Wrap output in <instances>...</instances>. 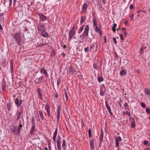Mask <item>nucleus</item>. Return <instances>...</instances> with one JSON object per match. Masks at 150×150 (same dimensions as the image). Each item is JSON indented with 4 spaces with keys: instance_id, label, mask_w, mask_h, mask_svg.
Masks as SVG:
<instances>
[{
    "instance_id": "obj_24",
    "label": "nucleus",
    "mask_w": 150,
    "mask_h": 150,
    "mask_svg": "<svg viewBox=\"0 0 150 150\" xmlns=\"http://www.w3.org/2000/svg\"><path fill=\"white\" fill-rule=\"evenodd\" d=\"M41 35H42V36L45 38L47 37L48 36V34L47 32H45V31L41 33H40Z\"/></svg>"
},
{
    "instance_id": "obj_3",
    "label": "nucleus",
    "mask_w": 150,
    "mask_h": 150,
    "mask_svg": "<svg viewBox=\"0 0 150 150\" xmlns=\"http://www.w3.org/2000/svg\"><path fill=\"white\" fill-rule=\"evenodd\" d=\"M38 30L40 33L43 32L45 31V26L41 24H39L38 26Z\"/></svg>"
},
{
    "instance_id": "obj_10",
    "label": "nucleus",
    "mask_w": 150,
    "mask_h": 150,
    "mask_svg": "<svg viewBox=\"0 0 150 150\" xmlns=\"http://www.w3.org/2000/svg\"><path fill=\"white\" fill-rule=\"evenodd\" d=\"M105 103L106 106L108 110V112L110 113V115H111L112 116V114L111 111L110 107L108 104V102L106 101H105Z\"/></svg>"
},
{
    "instance_id": "obj_20",
    "label": "nucleus",
    "mask_w": 150,
    "mask_h": 150,
    "mask_svg": "<svg viewBox=\"0 0 150 150\" xmlns=\"http://www.w3.org/2000/svg\"><path fill=\"white\" fill-rule=\"evenodd\" d=\"M21 114L22 112L21 111L20 112L18 111L16 113V115L17 116V120H18L20 118V117L21 116Z\"/></svg>"
},
{
    "instance_id": "obj_5",
    "label": "nucleus",
    "mask_w": 150,
    "mask_h": 150,
    "mask_svg": "<svg viewBox=\"0 0 150 150\" xmlns=\"http://www.w3.org/2000/svg\"><path fill=\"white\" fill-rule=\"evenodd\" d=\"M22 102V100L19 99L18 98H16L15 101V103L17 107H19L21 106Z\"/></svg>"
},
{
    "instance_id": "obj_23",
    "label": "nucleus",
    "mask_w": 150,
    "mask_h": 150,
    "mask_svg": "<svg viewBox=\"0 0 150 150\" xmlns=\"http://www.w3.org/2000/svg\"><path fill=\"white\" fill-rule=\"evenodd\" d=\"M144 91L145 93L147 95H150V90L146 88L145 89Z\"/></svg>"
},
{
    "instance_id": "obj_48",
    "label": "nucleus",
    "mask_w": 150,
    "mask_h": 150,
    "mask_svg": "<svg viewBox=\"0 0 150 150\" xmlns=\"http://www.w3.org/2000/svg\"><path fill=\"white\" fill-rule=\"evenodd\" d=\"M140 53L141 54H143L144 52L143 48H141L140 50Z\"/></svg>"
},
{
    "instance_id": "obj_17",
    "label": "nucleus",
    "mask_w": 150,
    "mask_h": 150,
    "mask_svg": "<svg viewBox=\"0 0 150 150\" xmlns=\"http://www.w3.org/2000/svg\"><path fill=\"white\" fill-rule=\"evenodd\" d=\"M69 71L70 73H72V74H76V71H75V70L73 68L72 66H71L70 67V68L69 69Z\"/></svg>"
},
{
    "instance_id": "obj_44",
    "label": "nucleus",
    "mask_w": 150,
    "mask_h": 150,
    "mask_svg": "<svg viewBox=\"0 0 150 150\" xmlns=\"http://www.w3.org/2000/svg\"><path fill=\"white\" fill-rule=\"evenodd\" d=\"M144 144L145 145H147L149 144V142L147 140H145L144 141Z\"/></svg>"
},
{
    "instance_id": "obj_59",
    "label": "nucleus",
    "mask_w": 150,
    "mask_h": 150,
    "mask_svg": "<svg viewBox=\"0 0 150 150\" xmlns=\"http://www.w3.org/2000/svg\"><path fill=\"white\" fill-rule=\"evenodd\" d=\"M61 141V137L59 135L58 136V140L57 141L60 142V141Z\"/></svg>"
},
{
    "instance_id": "obj_36",
    "label": "nucleus",
    "mask_w": 150,
    "mask_h": 150,
    "mask_svg": "<svg viewBox=\"0 0 150 150\" xmlns=\"http://www.w3.org/2000/svg\"><path fill=\"white\" fill-rule=\"evenodd\" d=\"M88 133L89 136L90 137H91V129H89L88 130Z\"/></svg>"
},
{
    "instance_id": "obj_9",
    "label": "nucleus",
    "mask_w": 150,
    "mask_h": 150,
    "mask_svg": "<svg viewBox=\"0 0 150 150\" xmlns=\"http://www.w3.org/2000/svg\"><path fill=\"white\" fill-rule=\"evenodd\" d=\"M17 127V126H14L13 129H11V132L12 133H13L14 135H19L18 133H17V130L16 132V128Z\"/></svg>"
},
{
    "instance_id": "obj_13",
    "label": "nucleus",
    "mask_w": 150,
    "mask_h": 150,
    "mask_svg": "<svg viewBox=\"0 0 150 150\" xmlns=\"http://www.w3.org/2000/svg\"><path fill=\"white\" fill-rule=\"evenodd\" d=\"M32 125L31 129L30 132V134L31 135H33L34 132L35 131V125Z\"/></svg>"
},
{
    "instance_id": "obj_46",
    "label": "nucleus",
    "mask_w": 150,
    "mask_h": 150,
    "mask_svg": "<svg viewBox=\"0 0 150 150\" xmlns=\"http://www.w3.org/2000/svg\"><path fill=\"white\" fill-rule=\"evenodd\" d=\"M84 51L85 52H87L88 51V47H85L84 49Z\"/></svg>"
},
{
    "instance_id": "obj_54",
    "label": "nucleus",
    "mask_w": 150,
    "mask_h": 150,
    "mask_svg": "<svg viewBox=\"0 0 150 150\" xmlns=\"http://www.w3.org/2000/svg\"><path fill=\"white\" fill-rule=\"evenodd\" d=\"M120 38L122 41L124 40V39L123 38V36L121 34L120 35Z\"/></svg>"
},
{
    "instance_id": "obj_49",
    "label": "nucleus",
    "mask_w": 150,
    "mask_h": 150,
    "mask_svg": "<svg viewBox=\"0 0 150 150\" xmlns=\"http://www.w3.org/2000/svg\"><path fill=\"white\" fill-rule=\"evenodd\" d=\"M113 40L114 42V44L115 45L117 44V42L116 41V39L115 38H113Z\"/></svg>"
},
{
    "instance_id": "obj_60",
    "label": "nucleus",
    "mask_w": 150,
    "mask_h": 150,
    "mask_svg": "<svg viewBox=\"0 0 150 150\" xmlns=\"http://www.w3.org/2000/svg\"><path fill=\"white\" fill-rule=\"evenodd\" d=\"M130 9H133L134 8V6L132 4H131L129 7Z\"/></svg>"
},
{
    "instance_id": "obj_57",
    "label": "nucleus",
    "mask_w": 150,
    "mask_h": 150,
    "mask_svg": "<svg viewBox=\"0 0 150 150\" xmlns=\"http://www.w3.org/2000/svg\"><path fill=\"white\" fill-rule=\"evenodd\" d=\"M107 41V38L105 36L104 37V42L105 43H106Z\"/></svg>"
},
{
    "instance_id": "obj_41",
    "label": "nucleus",
    "mask_w": 150,
    "mask_h": 150,
    "mask_svg": "<svg viewBox=\"0 0 150 150\" xmlns=\"http://www.w3.org/2000/svg\"><path fill=\"white\" fill-rule=\"evenodd\" d=\"M35 81L36 83H39L40 82V79H39L38 78H37L36 79Z\"/></svg>"
},
{
    "instance_id": "obj_26",
    "label": "nucleus",
    "mask_w": 150,
    "mask_h": 150,
    "mask_svg": "<svg viewBox=\"0 0 150 150\" xmlns=\"http://www.w3.org/2000/svg\"><path fill=\"white\" fill-rule=\"evenodd\" d=\"M57 145L58 150H61V143L60 142L57 141Z\"/></svg>"
},
{
    "instance_id": "obj_18",
    "label": "nucleus",
    "mask_w": 150,
    "mask_h": 150,
    "mask_svg": "<svg viewBox=\"0 0 150 150\" xmlns=\"http://www.w3.org/2000/svg\"><path fill=\"white\" fill-rule=\"evenodd\" d=\"M126 72L125 69H122L121 70L120 72V74L121 76H124L126 74Z\"/></svg>"
},
{
    "instance_id": "obj_37",
    "label": "nucleus",
    "mask_w": 150,
    "mask_h": 150,
    "mask_svg": "<svg viewBox=\"0 0 150 150\" xmlns=\"http://www.w3.org/2000/svg\"><path fill=\"white\" fill-rule=\"evenodd\" d=\"M47 44L45 43H40L38 45V46L39 47H42L44 45H46Z\"/></svg>"
},
{
    "instance_id": "obj_11",
    "label": "nucleus",
    "mask_w": 150,
    "mask_h": 150,
    "mask_svg": "<svg viewBox=\"0 0 150 150\" xmlns=\"http://www.w3.org/2000/svg\"><path fill=\"white\" fill-rule=\"evenodd\" d=\"M38 15L40 17V18L42 21H44L46 20L47 17L45 15L40 13H39Z\"/></svg>"
},
{
    "instance_id": "obj_25",
    "label": "nucleus",
    "mask_w": 150,
    "mask_h": 150,
    "mask_svg": "<svg viewBox=\"0 0 150 150\" xmlns=\"http://www.w3.org/2000/svg\"><path fill=\"white\" fill-rule=\"evenodd\" d=\"M37 92L39 96L41 98L42 96V95L41 93V89L40 88H38L37 89Z\"/></svg>"
},
{
    "instance_id": "obj_15",
    "label": "nucleus",
    "mask_w": 150,
    "mask_h": 150,
    "mask_svg": "<svg viewBox=\"0 0 150 150\" xmlns=\"http://www.w3.org/2000/svg\"><path fill=\"white\" fill-rule=\"evenodd\" d=\"M94 140L93 139L90 142V145L91 149L92 150L94 149L95 147L94 146Z\"/></svg>"
},
{
    "instance_id": "obj_38",
    "label": "nucleus",
    "mask_w": 150,
    "mask_h": 150,
    "mask_svg": "<svg viewBox=\"0 0 150 150\" xmlns=\"http://www.w3.org/2000/svg\"><path fill=\"white\" fill-rule=\"evenodd\" d=\"M57 127L55 129V130L54 132V135L57 136Z\"/></svg>"
},
{
    "instance_id": "obj_35",
    "label": "nucleus",
    "mask_w": 150,
    "mask_h": 150,
    "mask_svg": "<svg viewBox=\"0 0 150 150\" xmlns=\"http://www.w3.org/2000/svg\"><path fill=\"white\" fill-rule=\"evenodd\" d=\"M64 95L66 98V101H67L68 100L69 97L67 93L65 92H64Z\"/></svg>"
},
{
    "instance_id": "obj_21",
    "label": "nucleus",
    "mask_w": 150,
    "mask_h": 150,
    "mask_svg": "<svg viewBox=\"0 0 150 150\" xmlns=\"http://www.w3.org/2000/svg\"><path fill=\"white\" fill-rule=\"evenodd\" d=\"M86 19V17L85 16H81L80 22L81 24L83 23H84L85 22Z\"/></svg>"
},
{
    "instance_id": "obj_56",
    "label": "nucleus",
    "mask_w": 150,
    "mask_h": 150,
    "mask_svg": "<svg viewBox=\"0 0 150 150\" xmlns=\"http://www.w3.org/2000/svg\"><path fill=\"white\" fill-rule=\"evenodd\" d=\"M117 24L115 23L113 24V26L112 27V29L115 28L117 26Z\"/></svg>"
},
{
    "instance_id": "obj_58",
    "label": "nucleus",
    "mask_w": 150,
    "mask_h": 150,
    "mask_svg": "<svg viewBox=\"0 0 150 150\" xmlns=\"http://www.w3.org/2000/svg\"><path fill=\"white\" fill-rule=\"evenodd\" d=\"M98 66V65L97 64H93V67L95 69H96L97 67Z\"/></svg>"
},
{
    "instance_id": "obj_47",
    "label": "nucleus",
    "mask_w": 150,
    "mask_h": 150,
    "mask_svg": "<svg viewBox=\"0 0 150 150\" xmlns=\"http://www.w3.org/2000/svg\"><path fill=\"white\" fill-rule=\"evenodd\" d=\"M141 105L142 106L143 108H144L146 107V105L145 104V103H143V102L141 103Z\"/></svg>"
},
{
    "instance_id": "obj_34",
    "label": "nucleus",
    "mask_w": 150,
    "mask_h": 150,
    "mask_svg": "<svg viewBox=\"0 0 150 150\" xmlns=\"http://www.w3.org/2000/svg\"><path fill=\"white\" fill-rule=\"evenodd\" d=\"M66 141L65 139L63 140V143L62 145V147H64V146H66Z\"/></svg>"
},
{
    "instance_id": "obj_40",
    "label": "nucleus",
    "mask_w": 150,
    "mask_h": 150,
    "mask_svg": "<svg viewBox=\"0 0 150 150\" xmlns=\"http://www.w3.org/2000/svg\"><path fill=\"white\" fill-rule=\"evenodd\" d=\"M10 65H11V71H12H12H13V62H12V60H11V62H10Z\"/></svg>"
},
{
    "instance_id": "obj_22",
    "label": "nucleus",
    "mask_w": 150,
    "mask_h": 150,
    "mask_svg": "<svg viewBox=\"0 0 150 150\" xmlns=\"http://www.w3.org/2000/svg\"><path fill=\"white\" fill-rule=\"evenodd\" d=\"M39 113L41 117V118L42 120H44V117L42 111L40 110L39 111Z\"/></svg>"
},
{
    "instance_id": "obj_19",
    "label": "nucleus",
    "mask_w": 150,
    "mask_h": 150,
    "mask_svg": "<svg viewBox=\"0 0 150 150\" xmlns=\"http://www.w3.org/2000/svg\"><path fill=\"white\" fill-rule=\"evenodd\" d=\"M92 21H93V25L95 26V27L97 26V23L96 22V17L93 18Z\"/></svg>"
},
{
    "instance_id": "obj_31",
    "label": "nucleus",
    "mask_w": 150,
    "mask_h": 150,
    "mask_svg": "<svg viewBox=\"0 0 150 150\" xmlns=\"http://www.w3.org/2000/svg\"><path fill=\"white\" fill-rule=\"evenodd\" d=\"M122 139L120 136L117 137L115 141L117 142H121L122 141Z\"/></svg>"
},
{
    "instance_id": "obj_7",
    "label": "nucleus",
    "mask_w": 150,
    "mask_h": 150,
    "mask_svg": "<svg viewBox=\"0 0 150 150\" xmlns=\"http://www.w3.org/2000/svg\"><path fill=\"white\" fill-rule=\"evenodd\" d=\"M45 108L47 112L48 115V117L50 116V108L49 105H48V104H46L45 106Z\"/></svg>"
},
{
    "instance_id": "obj_64",
    "label": "nucleus",
    "mask_w": 150,
    "mask_h": 150,
    "mask_svg": "<svg viewBox=\"0 0 150 150\" xmlns=\"http://www.w3.org/2000/svg\"><path fill=\"white\" fill-rule=\"evenodd\" d=\"M123 34H124V35H125V37H126V35H127V32L125 31L124 32Z\"/></svg>"
},
{
    "instance_id": "obj_6",
    "label": "nucleus",
    "mask_w": 150,
    "mask_h": 150,
    "mask_svg": "<svg viewBox=\"0 0 150 150\" xmlns=\"http://www.w3.org/2000/svg\"><path fill=\"white\" fill-rule=\"evenodd\" d=\"M76 33V31L70 30L69 32V40H71L72 38L74 37Z\"/></svg>"
},
{
    "instance_id": "obj_43",
    "label": "nucleus",
    "mask_w": 150,
    "mask_h": 150,
    "mask_svg": "<svg viewBox=\"0 0 150 150\" xmlns=\"http://www.w3.org/2000/svg\"><path fill=\"white\" fill-rule=\"evenodd\" d=\"M134 16V14L133 13H132L130 16V20H134L133 17Z\"/></svg>"
},
{
    "instance_id": "obj_28",
    "label": "nucleus",
    "mask_w": 150,
    "mask_h": 150,
    "mask_svg": "<svg viewBox=\"0 0 150 150\" xmlns=\"http://www.w3.org/2000/svg\"><path fill=\"white\" fill-rule=\"evenodd\" d=\"M98 81L99 82H100L103 80V78L102 76H98Z\"/></svg>"
},
{
    "instance_id": "obj_55",
    "label": "nucleus",
    "mask_w": 150,
    "mask_h": 150,
    "mask_svg": "<svg viewBox=\"0 0 150 150\" xmlns=\"http://www.w3.org/2000/svg\"><path fill=\"white\" fill-rule=\"evenodd\" d=\"M126 114L128 115L129 116L130 115V113L129 112L127 111H126Z\"/></svg>"
},
{
    "instance_id": "obj_29",
    "label": "nucleus",
    "mask_w": 150,
    "mask_h": 150,
    "mask_svg": "<svg viewBox=\"0 0 150 150\" xmlns=\"http://www.w3.org/2000/svg\"><path fill=\"white\" fill-rule=\"evenodd\" d=\"M135 122L134 120L133 119L131 124V126L132 128H134L135 126Z\"/></svg>"
},
{
    "instance_id": "obj_16",
    "label": "nucleus",
    "mask_w": 150,
    "mask_h": 150,
    "mask_svg": "<svg viewBox=\"0 0 150 150\" xmlns=\"http://www.w3.org/2000/svg\"><path fill=\"white\" fill-rule=\"evenodd\" d=\"M95 27V31L96 32L98 33H99V34L101 35H102V33L100 29L99 28H98L97 26H96V27Z\"/></svg>"
},
{
    "instance_id": "obj_53",
    "label": "nucleus",
    "mask_w": 150,
    "mask_h": 150,
    "mask_svg": "<svg viewBox=\"0 0 150 150\" xmlns=\"http://www.w3.org/2000/svg\"><path fill=\"white\" fill-rule=\"evenodd\" d=\"M100 94L101 96H103L104 95V93L103 91H101L100 90Z\"/></svg>"
},
{
    "instance_id": "obj_30",
    "label": "nucleus",
    "mask_w": 150,
    "mask_h": 150,
    "mask_svg": "<svg viewBox=\"0 0 150 150\" xmlns=\"http://www.w3.org/2000/svg\"><path fill=\"white\" fill-rule=\"evenodd\" d=\"M7 109L9 111H10L11 110V105L10 103H8L7 104Z\"/></svg>"
},
{
    "instance_id": "obj_50",
    "label": "nucleus",
    "mask_w": 150,
    "mask_h": 150,
    "mask_svg": "<svg viewBox=\"0 0 150 150\" xmlns=\"http://www.w3.org/2000/svg\"><path fill=\"white\" fill-rule=\"evenodd\" d=\"M95 47V45L94 44H93V45H92L90 46V50H91L94 47Z\"/></svg>"
},
{
    "instance_id": "obj_27",
    "label": "nucleus",
    "mask_w": 150,
    "mask_h": 150,
    "mask_svg": "<svg viewBox=\"0 0 150 150\" xmlns=\"http://www.w3.org/2000/svg\"><path fill=\"white\" fill-rule=\"evenodd\" d=\"M87 8V5L86 3H85L82 6V10L83 11H86V9Z\"/></svg>"
},
{
    "instance_id": "obj_33",
    "label": "nucleus",
    "mask_w": 150,
    "mask_h": 150,
    "mask_svg": "<svg viewBox=\"0 0 150 150\" xmlns=\"http://www.w3.org/2000/svg\"><path fill=\"white\" fill-rule=\"evenodd\" d=\"M3 91H4L6 89V83H4L1 85Z\"/></svg>"
},
{
    "instance_id": "obj_62",
    "label": "nucleus",
    "mask_w": 150,
    "mask_h": 150,
    "mask_svg": "<svg viewBox=\"0 0 150 150\" xmlns=\"http://www.w3.org/2000/svg\"><path fill=\"white\" fill-rule=\"evenodd\" d=\"M70 30L71 31H76L75 30V27H74V26H73V27L71 29V30Z\"/></svg>"
},
{
    "instance_id": "obj_12",
    "label": "nucleus",
    "mask_w": 150,
    "mask_h": 150,
    "mask_svg": "<svg viewBox=\"0 0 150 150\" xmlns=\"http://www.w3.org/2000/svg\"><path fill=\"white\" fill-rule=\"evenodd\" d=\"M20 122V124L18 126V129H17V133L18 134V135H20L21 132V129L22 127V125L21 124V121L19 120Z\"/></svg>"
},
{
    "instance_id": "obj_63",
    "label": "nucleus",
    "mask_w": 150,
    "mask_h": 150,
    "mask_svg": "<svg viewBox=\"0 0 150 150\" xmlns=\"http://www.w3.org/2000/svg\"><path fill=\"white\" fill-rule=\"evenodd\" d=\"M123 105L125 106V107H126L128 106V105L127 104V103L125 102V103Z\"/></svg>"
},
{
    "instance_id": "obj_51",
    "label": "nucleus",
    "mask_w": 150,
    "mask_h": 150,
    "mask_svg": "<svg viewBox=\"0 0 150 150\" xmlns=\"http://www.w3.org/2000/svg\"><path fill=\"white\" fill-rule=\"evenodd\" d=\"M146 112L148 113H150V110L148 108H146Z\"/></svg>"
},
{
    "instance_id": "obj_14",
    "label": "nucleus",
    "mask_w": 150,
    "mask_h": 150,
    "mask_svg": "<svg viewBox=\"0 0 150 150\" xmlns=\"http://www.w3.org/2000/svg\"><path fill=\"white\" fill-rule=\"evenodd\" d=\"M103 131H101L100 135L99 140V144H101L103 140Z\"/></svg>"
},
{
    "instance_id": "obj_2",
    "label": "nucleus",
    "mask_w": 150,
    "mask_h": 150,
    "mask_svg": "<svg viewBox=\"0 0 150 150\" xmlns=\"http://www.w3.org/2000/svg\"><path fill=\"white\" fill-rule=\"evenodd\" d=\"M21 34L20 33L18 32L16 33L13 36V37L17 44L19 45H21Z\"/></svg>"
},
{
    "instance_id": "obj_39",
    "label": "nucleus",
    "mask_w": 150,
    "mask_h": 150,
    "mask_svg": "<svg viewBox=\"0 0 150 150\" xmlns=\"http://www.w3.org/2000/svg\"><path fill=\"white\" fill-rule=\"evenodd\" d=\"M84 25L83 26H82L80 27L79 29V30H80L81 31H82L83 30Z\"/></svg>"
},
{
    "instance_id": "obj_8",
    "label": "nucleus",
    "mask_w": 150,
    "mask_h": 150,
    "mask_svg": "<svg viewBox=\"0 0 150 150\" xmlns=\"http://www.w3.org/2000/svg\"><path fill=\"white\" fill-rule=\"evenodd\" d=\"M40 72L41 74H44L45 76H48L45 67H43L42 68Z\"/></svg>"
},
{
    "instance_id": "obj_42",
    "label": "nucleus",
    "mask_w": 150,
    "mask_h": 150,
    "mask_svg": "<svg viewBox=\"0 0 150 150\" xmlns=\"http://www.w3.org/2000/svg\"><path fill=\"white\" fill-rule=\"evenodd\" d=\"M61 81V79L60 78H59L57 79V83L58 86L60 83Z\"/></svg>"
},
{
    "instance_id": "obj_4",
    "label": "nucleus",
    "mask_w": 150,
    "mask_h": 150,
    "mask_svg": "<svg viewBox=\"0 0 150 150\" xmlns=\"http://www.w3.org/2000/svg\"><path fill=\"white\" fill-rule=\"evenodd\" d=\"M61 111V105H59L58 106L57 108V120L58 121H59V120Z\"/></svg>"
},
{
    "instance_id": "obj_32",
    "label": "nucleus",
    "mask_w": 150,
    "mask_h": 150,
    "mask_svg": "<svg viewBox=\"0 0 150 150\" xmlns=\"http://www.w3.org/2000/svg\"><path fill=\"white\" fill-rule=\"evenodd\" d=\"M32 125H35V119L34 117H33L32 118Z\"/></svg>"
},
{
    "instance_id": "obj_45",
    "label": "nucleus",
    "mask_w": 150,
    "mask_h": 150,
    "mask_svg": "<svg viewBox=\"0 0 150 150\" xmlns=\"http://www.w3.org/2000/svg\"><path fill=\"white\" fill-rule=\"evenodd\" d=\"M39 79H40V82L41 81H42L43 80H44V79L43 78V76H42L41 77H40V78H38Z\"/></svg>"
},
{
    "instance_id": "obj_52",
    "label": "nucleus",
    "mask_w": 150,
    "mask_h": 150,
    "mask_svg": "<svg viewBox=\"0 0 150 150\" xmlns=\"http://www.w3.org/2000/svg\"><path fill=\"white\" fill-rule=\"evenodd\" d=\"M57 136H54H54L53 137V141L54 142H56V138Z\"/></svg>"
},
{
    "instance_id": "obj_61",
    "label": "nucleus",
    "mask_w": 150,
    "mask_h": 150,
    "mask_svg": "<svg viewBox=\"0 0 150 150\" xmlns=\"http://www.w3.org/2000/svg\"><path fill=\"white\" fill-rule=\"evenodd\" d=\"M115 144L116 145V146L117 147H119V142H115Z\"/></svg>"
},
{
    "instance_id": "obj_1",
    "label": "nucleus",
    "mask_w": 150,
    "mask_h": 150,
    "mask_svg": "<svg viewBox=\"0 0 150 150\" xmlns=\"http://www.w3.org/2000/svg\"><path fill=\"white\" fill-rule=\"evenodd\" d=\"M89 31V26L88 25H86V27L84 28V31L82 35H80L79 38L84 39L85 38V35L87 36V37H86V38H88V32Z\"/></svg>"
}]
</instances>
